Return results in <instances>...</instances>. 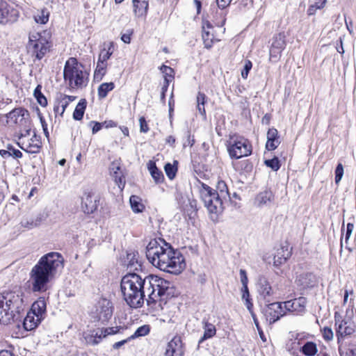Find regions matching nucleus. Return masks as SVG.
Masks as SVG:
<instances>
[{
	"label": "nucleus",
	"instance_id": "nucleus-11",
	"mask_svg": "<svg viewBox=\"0 0 356 356\" xmlns=\"http://www.w3.org/2000/svg\"><path fill=\"white\" fill-rule=\"evenodd\" d=\"M266 307L264 309V315L269 323H274L282 316L286 315V311L282 302L265 303Z\"/></svg>",
	"mask_w": 356,
	"mask_h": 356
},
{
	"label": "nucleus",
	"instance_id": "nucleus-54",
	"mask_svg": "<svg viewBox=\"0 0 356 356\" xmlns=\"http://www.w3.org/2000/svg\"><path fill=\"white\" fill-rule=\"evenodd\" d=\"M232 0H216L217 6L221 10L229 6Z\"/></svg>",
	"mask_w": 356,
	"mask_h": 356
},
{
	"label": "nucleus",
	"instance_id": "nucleus-60",
	"mask_svg": "<svg viewBox=\"0 0 356 356\" xmlns=\"http://www.w3.org/2000/svg\"><path fill=\"white\" fill-rule=\"evenodd\" d=\"M245 300V306L248 309V310L250 312V314H252V312H254L253 310H252V308H253V304L251 301V299L249 298V299H246V300Z\"/></svg>",
	"mask_w": 356,
	"mask_h": 356
},
{
	"label": "nucleus",
	"instance_id": "nucleus-31",
	"mask_svg": "<svg viewBox=\"0 0 356 356\" xmlns=\"http://www.w3.org/2000/svg\"><path fill=\"white\" fill-rule=\"evenodd\" d=\"M300 352L305 356H314L318 353L317 345L313 341H307L300 348Z\"/></svg>",
	"mask_w": 356,
	"mask_h": 356
},
{
	"label": "nucleus",
	"instance_id": "nucleus-8",
	"mask_svg": "<svg viewBox=\"0 0 356 356\" xmlns=\"http://www.w3.org/2000/svg\"><path fill=\"white\" fill-rule=\"evenodd\" d=\"M227 151L232 159H238L252 153V145L249 140L242 136L230 137L227 142Z\"/></svg>",
	"mask_w": 356,
	"mask_h": 356
},
{
	"label": "nucleus",
	"instance_id": "nucleus-34",
	"mask_svg": "<svg viewBox=\"0 0 356 356\" xmlns=\"http://www.w3.org/2000/svg\"><path fill=\"white\" fill-rule=\"evenodd\" d=\"M115 88V84L113 82L103 83L97 89L98 97L99 99L105 98L108 93L113 90Z\"/></svg>",
	"mask_w": 356,
	"mask_h": 356
},
{
	"label": "nucleus",
	"instance_id": "nucleus-22",
	"mask_svg": "<svg viewBox=\"0 0 356 356\" xmlns=\"http://www.w3.org/2000/svg\"><path fill=\"white\" fill-rule=\"evenodd\" d=\"M296 282L302 289L312 287L315 284V276L312 273H304L297 277Z\"/></svg>",
	"mask_w": 356,
	"mask_h": 356
},
{
	"label": "nucleus",
	"instance_id": "nucleus-42",
	"mask_svg": "<svg viewBox=\"0 0 356 356\" xmlns=\"http://www.w3.org/2000/svg\"><path fill=\"white\" fill-rule=\"evenodd\" d=\"M42 86L38 85L34 90V97L36 98L38 104L42 106H45L47 104V100L41 92Z\"/></svg>",
	"mask_w": 356,
	"mask_h": 356
},
{
	"label": "nucleus",
	"instance_id": "nucleus-17",
	"mask_svg": "<svg viewBox=\"0 0 356 356\" xmlns=\"http://www.w3.org/2000/svg\"><path fill=\"white\" fill-rule=\"evenodd\" d=\"M184 350L179 337H175L167 345L165 356H184Z\"/></svg>",
	"mask_w": 356,
	"mask_h": 356
},
{
	"label": "nucleus",
	"instance_id": "nucleus-61",
	"mask_svg": "<svg viewBox=\"0 0 356 356\" xmlns=\"http://www.w3.org/2000/svg\"><path fill=\"white\" fill-rule=\"evenodd\" d=\"M327 0H316L315 2V8L316 9H321L323 8L326 3Z\"/></svg>",
	"mask_w": 356,
	"mask_h": 356
},
{
	"label": "nucleus",
	"instance_id": "nucleus-1",
	"mask_svg": "<svg viewBox=\"0 0 356 356\" xmlns=\"http://www.w3.org/2000/svg\"><path fill=\"white\" fill-rule=\"evenodd\" d=\"M146 257L153 266L163 271L176 273L185 266L180 252L161 238L149 242L146 247Z\"/></svg>",
	"mask_w": 356,
	"mask_h": 356
},
{
	"label": "nucleus",
	"instance_id": "nucleus-9",
	"mask_svg": "<svg viewBox=\"0 0 356 356\" xmlns=\"http://www.w3.org/2000/svg\"><path fill=\"white\" fill-rule=\"evenodd\" d=\"M28 48L35 57L40 60L48 51L49 45L47 38L40 33L29 34Z\"/></svg>",
	"mask_w": 356,
	"mask_h": 356
},
{
	"label": "nucleus",
	"instance_id": "nucleus-64",
	"mask_svg": "<svg viewBox=\"0 0 356 356\" xmlns=\"http://www.w3.org/2000/svg\"><path fill=\"white\" fill-rule=\"evenodd\" d=\"M127 341V340H122L120 341L116 342L113 345V348L114 349H118L120 348L122 345H124Z\"/></svg>",
	"mask_w": 356,
	"mask_h": 356
},
{
	"label": "nucleus",
	"instance_id": "nucleus-56",
	"mask_svg": "<svg viewBox=\"0 0 356 356\" xmlns=\"http://www.w3.org/2000/svg\"><path fill=\"white\" fill-rule=\"evenodd\" d=\"M104 333L106 334V336L110 335V334H114L118 332L120 328L118 327H107L104 329Z\"/></svg>",
	"mask_w": 356,
	"mask_h": 356
},
{
	"label": "nucleus",
	"instance_id": "nucleus-33",
	"mask_svg": "<svg viewBox=\"0 0 356 356\" xmlns=\"http://www.w3.org/2000/svg\"><path fill=\"white\" fill-rule=\"evenodd\" d=\"M87 102L85 99H81L76 105L73 113V118L76 120H81L84 115Z\"/></svg>",
	"mask_w": 356,
	"mask_h": 356
},
{
	"label": "nucleus",
	"instance_id": "nucleus-20",
	"mask_svg": "<svg viewBox=\"0 0 356 356\" xmlns=\"http://www.w3.org/2000/svg\"><path fill=\"white\" fill-rule=\"evenodd\" d=\"M280 141L279 140L278 131L275 128H270L267 132V142L266 144V148L268 151L275 149L280 145Z\"/></svg>",
	"mask_w": 356,
	"mask_h": 356
},
{
	"label": "nucleus",
	"instance_id": "nucleus-7",
	"mask_svg": "<svg viewBox=\"0 0 356 356\" xmlns=\"http://www.w3.org/2000/svg\"><path fill=\"white\" fill-rule=\"evenodd\" d=\"M147 284H149V292L146 301L148 305L154 303L164 295H170L168 291L170 289L171 283L156 275H149L147 276Z\"/></svg>",
	"mask_w": 356,
	"mask_h": 356
},
{
	"label": "nucleus",
	"instance_id": "nucleus-49",
	"mask_svg": "<svg viewBox=\"0 0 356 356\" xmlns=\"http://www.w3.org/2000/svg\"><path fill=\"white\" fill-rule=\"evenodd\" d=\"M149 332V325H143L139 327L135 332L136 337H143L147 335Z\"/></svg>",
	"mask_w": 356,
	"mask_h": 356
},
{
	"label": "nucleus",
	"instance_id": "nucleus-35",
	"mask_svg": "<svg viewBox=\"0 0 356 356\" xmlns=\"http://www.w3.org/2000/svg\"><path fill=\"white\" fill-rule=\"evenodd\" d=\"M178 161H174L173 163H167L164 165V170L167 175V177L169 178V179L172 180L176 177L177 170H178Z\"/></svg>",
	"mask_w": 356,
	"mask_h": 356
},
{
	"label": "nucleus",
	"instance_id": "nucleus-40",
	"mask_svg": "<svg viewBox=\"0 0 356 356\" xmlns=\"http://www.w3.org/2000/svg\"><path fill=\"white\" fill-rule=\"evenodd\" d=\"M106 63L98 60L97 67L95 71V79L100 81L106 74Z\"/></svg>",
	"mask_w": 356,
	"mask_h": 356
},
{
	"label": "nucleus",
	"instance_id": "nucleus-46",
	"mask_svg": "<svg viewBox=\"0 0 356 356\" xmlns=\"http://www.w3.org/2000/svg\"><path fill=\"white\" fill-rule=\"evenodd\" d=\"M265 164L267 167L270 168L273 170L277 171L280 168V161L277 157L272 159L265 161Z\"/></svg>",
	"mask_w": 356,
	"mask_h": 356
},
{
	"label": "nucleus",
	"instance_id": "nucleus-12",
	"mask_svg": "<svg viewBox=\"0 0 356 356\" xmlns=\"http://www.w3.org/2000/svg\"><path fill=\"white\" fill-rule=\"evenodd\" d=\"M285 46V35L284 33H280L275 35L272 38V43L270 47V60L273 62H277L281 56Z\"/></svg>",
	"mask_w": 356,
	"mask_h": 356
},
{
	"label": "nucleus",
	"instance_id": "nucleus-55",
	"mask_svg": "<svg viewBox=\"0 0 356 356\" xmlns=\"http://www.w3.org/2000/svg\"><path fill=\"white\" fill-rule=\"evenodd\" d=\"M354 225L352 223H348L346 227V238L345 243L347 244L349 238L353 232Z\"/></svg>",
	"mask_w": 356,
	"mask_h": 356
},
{
	"label": "nucleus",
	"instance_id": "nucleus-36",
	"mask_svg": "<svg viewBox=\"0 0 356 356\" xmlns=\"http://www.w3.org/2000/svg\"><path fill=\"white\" fill-rule=\"evenodd\" d=\"M207 101V96L203 92H199L197 95V109L200 114L203 117L206 118V111L204 105Z\"/></svg>",
	"mask_w": 356,
	"mask_h": 356
},
{
	"label": "nucleus",
	"instance_id": "nucleus-25",
	"mask_svg": "<svg viewBox=\"0 0 356 356\" xmlns=\"http://www.w3.org/2000/svg\"><path fill=\"white\" fill-rule=\"evenodd\" d=\"M203 329L204 334L199 339V345H200L205 340L212 338L216 334V328L215 325L207 321H203Z\"/></svg>",
	"mask_w": 356,
	"mask_h": 356
},
{
	"label": "nucleus",
	"instance_id": "nucleus-51",
	"mask_svg": "<svg viewBox=\"0 0 356 356\" xmlns=\"http://www.w3.org/2000/svg\"><path fill=\"white\" fill-rule=\"evenodd\" d=\"M140 131V132L147 133L149 131L147 123L144 117H140L139 119Z\"/></svg>",
	"mask_w": 356,
	"mask_h": 356
},
{
	"label": "nucleus",
	"instance_id": "nucleus-63",
	"mask_svg": "<svg viewBox=\"0 0 356 356\" xmlns=\"http://www.w3.org/2000/svg\"><path fill=\"white\" fill-rule=\"evenodd\" d=\"M60 97L65 99L69 104L76 99V97L74 96H70L66 95H60Z\"/></svg>",
	"mask_w": 356,
	"mask_h": 356
},
{
	"label": "nucleus",
	"instance_id": "nucleus-50",
	"mask_svg": "<svg viewBox=\"0 0 356 356\" xmlns=\"http://www.w3.org/2000/svg\"><path fill=\"white\" fill-rule=\"evenodd\" d=\"M252 64L250 60H247L245 62L243 69L241 71V76L243 79H247L249 72L252 69Z\"/></svg>",
	"mask_w": 356,
	"mask_h": 356
},
{
	"label": "nucleus",
	"instance_id": "nucleus-52",
	"mask_svg": "<svg viewBox=\"0 0 356 356\" xmlns=\"http://www.w3.org/2000/svg\"><path fill=\"white\" fill-rule=\"evenodd\" d=\"M239 273L242 286H248V279L246 271L243 269H241Z\"/></svg>",
	"mask_w": 356,
	"mask_h": 356
},
{
	"label": "nucleus",
	"instance_id": "nucleus-32",
	"mask_svg": "<svg viewBox=\"0 0 356 356\" xmlns=\"http://www.w3.org/2000/svg\"><path fill=\"white\" fill-rule=\"evenodd\" d=\"M348 323L345 321H341L340 322L336 321L337 327V335L339 337H343L345 335L351 334L353 332V329L348 326Z\"/></svg>",
	"mask_w": 356,
	"mask_h": 356
},
{
	"label": "nucleus",
	"instance_id": "nucleus-53",
	"mask_svg": "<svg viewBox=\"0 0 356 356\" xmlns=\"http://www.w3.org/2000/svg\"><path fill=\"white\" fill-rule=\"evenodd\" d=\"M58 104L61 107L60 115H62L63 114L64 111H65V108L69 105V103L65 99H64L62 97L60 96V99H58Z\"/></svg>",
	"mask_w": 356,
	"mask_h": 356
},
{
	"label": "nucleus",
	"instance_id": "nucleus-2",
	"mask_svg": "<svg viewBox=\"0 0 356 356\" xmlns=\"http://www.w3.org/2000/svg\"><path fill=\"white\" fill-rule=\"evenodd\" d=\"M64 258L57 252L43 255L30 272V280L33 292L43 293L48 289V284L64 268Z\"/></svg>",
	"mask_w": 356,
	"mask_h": 356
},
{
	"label": "nucleus",
	"instance_id": "nucleus-44",
	"mask_svg": "<svg viewBox=\"0 0 356 356\" xmlns=\"http://www.w3.org/2000/svg\"><path fill=\"white\" fill-rule=\"evenodd\" d=\"M160 70H161V72L164 74L165 81L168 85V82L170 81L168 78L172 79L174 77V70L170 67H168L165 65H161Z\"/></svg>",
	"mask_w": 356,
	"mask_h": 356
},
{
	"label": "nucleus",
	"instance_id": "nucleus-23",
	"mask_svg": "<svg viewBox=\"0 0 356 356\" xmlns=\"http://www.w3.org/2000/svg\"><path fill=\"white\" fill-rule=\"evenodd\" d=\"M46 300L44 298H39L31 306V312L37 318H43L46 312Z\"/></svg>",
	"mask_w": 356,
	"mask_h": 356
},
{
	"label": "nucleus",
	"instance_id": "nucleus-24",
	"mask_svg": "<svg viewBox=\"0 0 356 356\" xmlns=\"http://www.w3.org/2000/svg\"><path fill=\"white\" fill-rule=\"evenodd\" d=\"M109 170L111 175L113 177L118 186L121 188V185H122V187H124L125 184L124 178L122 175L119 165L117 163L113 162L110 165Z\"/></svg>",
	"mask_w": 356,
	"mask_h": 356
},
{
	"label": "nucleus",
	"instance_id": "nucleus-13",
	"mask_svg": "<svg viewBox=\"0 0 356 356\" xmlns=\"http://www.w3.org/2000/svg\"><path fill=\"white\" fill-rule=\"evenodd\" d=\"M18 18V11L10 7L7 2L0 0V24L13 23Z\"/></svg>",
	"mask_w": 356,
	"mask_h": 356
},
{
	"label": "nucleus",
	"instance_id": "nucleus-4",
	"mask_svg": "<svg viewBox=\"0 0 356 356\" xmlns=\"http://www.w3.org/2000/svg\"><path fill=\"white\" fill-rule=\"evenodd\" d=\"M24 308L22 293L4 291L0 293V323L8 324L11 321H21Z\"/></svg>",
	"mask_w": 356,
	"mask_h": 356
},
{
	"label": "nucleus",
	"instance_id": "nucleus-38",
	"mask_svg": "<svg viewBox=\"0 0 356 356\" xmlns=\"http://www.w3.org/2000/svg\"><path fill=\"white\" fill-rule=\"evenodd\" d=\"M202 40L204 44V47L207 49H210L216 40L214 38L213 34H211L209 31H206L204 26H202Z\"/></svg>",
	"mask_w": 356,
	"mask_h": 356
},
{
	"label": "nucleus",
	"instance_id": "nucleus-39",
	"mask_svg": "<svg viewBox=\"0 0 356 356\" xmlns=\"http://www.w3.org/2000/svg\"><path fill=\"white\" fill-rule=\"evenodd\" d=\"M131 209L135 213L142 212L144 205L140 202V198L136 195H131L129 199Z\"/></svg>",
	"mask_w": 356,
	"mask_h": 356
},
{
	"label": "nucleus",
	"instance_id": "nucleus-58",
	"mask_svg": "<svg viewBox=\"0 0 356 356\" xmlns=\"http://www.w3.org/2000/svg\"><path fill=\"white\" fill-rule=\"evenodd\" d=\"M242 299L246 300L250 298V293L248 286H242Z\"/></svg>",
	"mask_w": 356,
	"mask_h": 356
},
{
	"label": "nucleus",
	"instance_id": "nucleus-59",
	"mask_svg": "<svg viewBox=\"0 0 356 356\" xmlns=\"http://www.w3.org/2000/svg\"><path fill=\"white\" fill-rule=\"evenodd\" d=\"M10 156L15 159L21 158L22 156V153L19 149H12V152H10Z\"/></svg>",
	"mask_w": 356,
	"mask_h": 356
},
{
	"label": "nucleus",
	"instance_id": "nucleus-19",
	"mask_svg": "<svg viewBox=\"0 0 356 356\" xmlns=\"http://www.w3.org/2000/svg\"><path fill=\"white\" fill-rule=\"evenodd\" d=\"M291 251L288 245H282L277 248L273 257V264L275 266H280L284 264L291 257Z\"/></svg>",
	"mask_w": 356,
	"mask_h": 356
},
{
	"label": "nucleus",
	"instance_id": "nucleus-41",
	"mask_svg": "<svg viewBox=\"0 0 356 356\" xmlns=\"http://www.w3.org/2000/svg\"><path fill=\"white\" fill-rule=\"evenodd\" d=\"M49 12L47 8H43L38 15L34 16L35 21L38 24H44L49 21Z\"/></svg>",
	"mask_w": 356,
	"mask_h": 356
},
{
	"label": "nucleus",
	"instance_id": "nucleus-48",
	"mask_svg": "<svg viewBox=\"0 0 356 356\" xmlns=\"http://www.w3.org/2000/svg\"><path fill=\"white\" fill-rule=\"evenodd\" d=\"M343 175V165L339 163H338V165H337V168L335 169V183L337 184H338L340 181L342 179V177Z\"/></svg>",
	"mask_w": 356,
	"mask_h": 356
},
{
	"label": "nucleus",
	"instance_id": "nucleus-10",
	"mask_svg": "<svg viewBox=\"0 0 356 356\" xmlns=\"http://www.w3.org/2000/svg\"><path fill=\"white\" fill-rule=\"evenodd\" d=\"M113 310L112 302L106 298H101L95 306L94 318L102 323L107 322L112 317Z\"/></svg>",
	"mask_w": 356,
	"mask_h": 356
},
{
	"label": "nucleus",
	"instance_id": "nucleus-43",
	"mask_svg": "<svg viewBox=\"0 0 356 356\" xmlns=\"http://www.w3.org/2000/svg\"><path fill=\"white\" fill-rule=\"evenodd\" d=\"M137 254L138 253H128L127 254V260L129 261L128 263V267L130 268H134L135 270L138 269V266L140 267V264L138 263V259H137Z\"/></svg>",
	"mask_w": 356,
	"mask_h": 356
},
{
	"label": "nucleus",
	"instance_id": "nucleus-57",
	"mask_svg": "<svg viewBox=\"0 0 356 356\" xmlns=\"http://www.w3.org/2000/svg\"><path fill=\"white\" fill-rule=\"evenodd\" d=\"M90 124H94V126L92 127V131L93 134H96L97 131L101 130V129L102 128V126H103L102 123L95 122H93V121H92L90 122Z\"/></svg>",
	"mask_w": 356,
	"mask_h": 356
},
{
	"label": "nucleus",
	"instance_id": "nucleus-16",
	"mask_svg": "<svg viewBox=\"0 0 356 356\" xmlns=\"http://www.w3.org/2000/svg\"><path fill=\"white\" fill-rule=\"evenodd\" d=\"M99 198L93 193H85L82 197L81 209L85 213H92L97 209Z\"/></svg>",
	"mask_w": 356,
	"mask_h": 356
},
{
	"label": "nucleus",
	"instance_id": "nucleus-6",
	"mask_svg": "<svg viewBox=\"0 0 356 356\" xmlns=\"http://www.w3.org/2000/svg\"><path fill=\"white\" fill-rule=\"evenodd\" d=\"M63 76L65 81L72 89L83 88L88 82V74L83 71V66L75 58H70L65 63Z\"/></svg>",
	"mask_w": 356,
	"mask_h": 356
},
{
	"label": "nucleus",
	"instance_id": "nucleus-26",
	"mask_svg": "<svg viewBox=\"0 0 356 356\" xmlns=\"http://www.w3.org/2000/svg\"><path fill=\"white\" fill-rule=\"evenodd\" d=\"M106 337L104 329H97L91 334H86L85 339L88 344L97 345L101 341L102 338Z\"/></svg>",
	"mask_w": 356,
	"mask_h": 356
},
{
	"label": "nucleus",
	"instance_id": "nucleus-62",
	"mask_svg": "<svg viewBox=\"0 0 356 356\" xmlns=\"http://www.w3.org/2000/svg\"><path fill=\"white\" fill-rule=\"evenodd\" d=\"M122 40L127 44H129L131 42V35L127 33H124L121 37Z\"/></svg>",
	"mask_w": 356,
	"mask_h": 356
},
{
	"label": "nucleus",
	"instance_id": "nucleus-21",
	"mask_svg": "<svg viewBox=\"0 0 356 356\" xmlns=\"http://www.w3.org/2000/svg\"><path fill=\"white\" fill-rule=\"evenodd\" d=\"M306 302L307 301L305 298L300 297L297 299L284 302V307L285 311H300L302 309L305 308Z\"/></svg>",
	"mask_w": 356,
	"mask_h": 356
},
{
	"label": "nucleus",
	"instance_id": "nucleus-5",
	"mask_svg": "<svg viewBox=\"0 0 356 356\" xmlns=\"http://www.w3.org/2000/svg\"><path fill=\"white\" fill-rule=\"evenodd\" d=\"M201 198L205 207L211 214L218 215L222 212L224 203L230 201L231 197L227 184L224 181H219L216 189L201 183Z\"/></svg>",
	"mask_w": 356,
	"mask_h": 356
},
{
	"label": "nucleus",
	"instance_id": "nucleus-29",
	"mask_svg": "<svg viewBox=\"0 0 356 356\" xmlns=\"http://www.w3.org/2000/svg\"><path fill=\"white\" fill-rule=\"evenodd\" d=\"M151 176L156 184L162 183L164 180L163 172L156 167L155 162L149 161L147 163Z\"/></svg>",
	"mask_w": 356,
	"mask_h": 356
},
{
	"label": "nucleus",
	"instance_id": "nucleus-14",
	"mask_svg": "<svg viewBox=\"0 0 356 356\" xmlns=\"http://www.w3.org/2000/svg\"><path fill=\"white\" fill-rule=\"evenodd\" d=\"M6 122L24 125L29 118V113L23 108H16L6 115Z\"/></svg>",
	"mask_w": 356,
	"mask_h": 356
},
{
	"label": "nucleus",
	"instance_id": "nucleus-18",
	"mask_svg": "<svg viewBox=\"0 0 356 356\" xmlns=\"http://www.w3.org/2000/svg\"><path fill=\"white\" fill-rule=\"evenodd\" d=\"M44 220L45 216L44 213H39L35 216H26L22 219L20 225L25 229H32L40 226Z\"/></svg>",
	"mask_w": 356,
	"mask_h": 356
},
{
	"label": "nucleus",
	"instance_id": "nucleus-28",
	"mask_svg": "<svg viewBox=\"0 0 356 356\" xmlns=\"http://www.w3.org/2000/svg\"><path fill=\"white\" fill-rule=\"evenodd\" d=\"M274 200V195L270 191H265L259 193L257 197L255 202L259 207L268 205Z\"/></svg>",
	"mask_w": 356,
	"mask_h": 356
},
{
	"label": "nucleus",
	"instance_id": "nucleus-15",
	"mask_svg": "<svg viewBox=\"0 0 356 356\" xmlns=\"http://www.w3.org/2000/svg\"><path fill=\"white\" fill-rule=\"evenodd\" d=\"M257 287V291L259 296L264 299V302H270L271 300L270 297L273 296V291L267 278L264 276H259Z\"/></svg>",
	"mask_w": 356,
	"mask_h": 356
},
{
	"label": "nucleus",
	"instance_id": "nucleus-30",
	"mask_svg": "<svg viewBox=\"0 0 356 356\" xmlns=\"http://www.w3.org/2000/svg\"><path fill=\"white\" fill-rule=\"evenodd\" d=\"M133 5L134 8V12L136 16L141 17L146 15L148 8L147 1L133 0Z\"/></svg>",
	"mask_w": 356,
	"mask_h": 356
},
{
	"label": "nucleus",
	"instance_id": "nucleus-27",
	"mask_svg": "<svg viewBox=\"0 0 356 356\" xmlns=\"http://www.w3.org/2000/svg\"><path fill=\"white\" fill-rule=\"evenodd\" d=\"M42 318L35 317L32 312H29L23 321L24 327L26 330H32L40 323Z\"/></svg>",
	"mask_w": 356,
	"mask_h": 356
},
{
	"label": "nucleus",
	"instance_id": "nucleus-47",
	"mask_svg": "<svg viewBox=\"0 0 356 356\" xmlns=\"http://www.w3.org/2000/svg\"><path fill=\"white\" fill-rule=\"evenodd\" d=\"M322 335L325 341H330L333 339V332L329 327H324L321 330Z\"/></svg>",
	"mask_w": 356,
	"mask_h": 356
},
{
	"label": "nucleus",
	"instance_id": "nucleus-45",
	"mask_svg": "<svg viewBox=\"0 0 356 356\" xmlns=\"http://www.w3.org/2000/svg\"><path fill=\"white\" fill-rule=\"evenodd\" d=\"M113 54V44L111 43L108 49L106 50L104 49L99 56V60L106 63L107 60H108L111 57V56Z\"/></svg>",
	"mask_w": 356,
	"mask_h": 356
},
{
	"label": "nucleus",
	"instance_id": "nucleus-3",
	"mask_svg": "<svg viewBox=\"0 0 356 356\" xmlns=\"http://www.w3.org/2000/svg\"><path fill=\"white\" fill-rule=\"evenodd\" d=\"M149 284H147V276L143 278L140 275L133 273L124 275L120 282V289L123 299L132 308H139L148 298L149 292Z\"/></svg>",
	"mask_w": 356,
	"mask_h": 356
},
{
	"label": "nucleus",
	"instance_id": "nucleus-37",
	"mask_svg": "<svg viewBox=\"0 0 356 356\" xmlns=\"http://www.w3.org/2000/svg\"><path fill=\"white\" fill-rule=\"evenodd\" d=\"M32 143H29L26 149H24V147L20 146V147L30 153H37L39 152V149L40 148V141L37 138L35 134H34L33 138L31 139Z\"/></svg>",
	"mask_w": 356,
	"mask_h": 356
}]
</instances>
